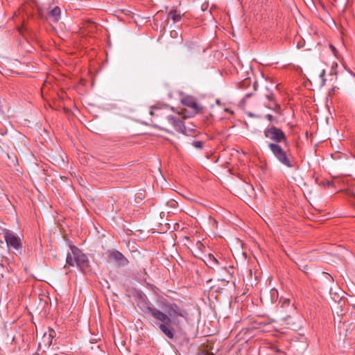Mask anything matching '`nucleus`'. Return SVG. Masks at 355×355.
Wrapping results in <instances>:
<instances>
[{
    "instance_id": "6e6552de",
    "label": "nucleus",
    "mask_w": 355,
    "mask_h": 355,
    "mask_svg": "<svg viewBox=\"0 0 355 355\" xmlns=\"http://www.w3.org/2000/svg\"><path fill=\"white\" fill-rule=\"evenodd\" d=\"M181 103L184 105L189 107L191 110L193 114H196L202 112L203 107L197 103L196 99L191 96H184L181 99Z\"/></svg>"
},
{
    "instance_id": "a211bd4d",
    "label": "nucleus",
    "mask_w": 355,
    "mask_h": 355,
    "mask_svg": "<svg viewBox=\"0 0 355 355\" xmlns=\"http://www.w3.org/2000/svg\"><path fill=\"white\" fill-rule=\"evenodd\" d=\"M191 144L197 149H202L204 147V142L202 141H193Z\"/></svg>"
},
{
    "instance_id": "dca6fc26",
    "label": "nucleus",
    "mask_w": 355,
    "mask_h": 355,
    "mask_svg": "<svg viewBox=\"0 0 355 355\" xmlns=\"http://www.w3.org/2000/svg\"><path fill=\"white\" fill-rule=\"evenodd\" d=\"M208 261L211 266L218 265L220 263L218 259L212 254H209Z\"/></svg>"
},
{
    "instance_id": "b1692460",
    "label": "nucleus",
    "mask_w": 355,
    "mask_h": 355,
    "mask_svg": "<svg viewBox=\"0 0 355 355\" xmlns=\"http://www.w3.org/2000/svg\"><path fill=\"white\" fill-rule=\"evenodd\" d=\"M198 355H215L212 352H209L207 351H202L198 354Z\"/></svg>"
},
{
    "instance_id": "5701e85b",
    "label": "nucleus",
    "mask_w": 355,
    "mask_h": 355,
    "mask_svg": "<svg viewBox=\"0 0 355 355\" xmlns=\"http://www.w3.org/2000/svg\"><path fill=\"white\" fill-rule=\"evenodd\" d=\"M170 35H171V37H173V38H176V37H178V31H175V30L171 31L170 32Z\"/></svg>"
},
{
    "instance_id": "393cba45",
    "label": "nucleus",
    "mask_w": 355,
    "mask_h": 355,
    "mask_svg": "<svg viewBox=\"0 0 355 355\" xmlns=\"http://www.w3.org/2000/svg\"><path fill=\"white\" fill-rule=\"evenodd\" d=\"M225 112L229 113L231 115H234V112L232 110L230 109V108H225Z\"/></svg>"
},
{
    "instance_id": "0eeeda50",
    "label": "nucleus",
    "mask_w": 355,
    "mask_h": 355,
    "mask_svg": "<svg viewBox=\"0 0 355 355\" xmlns=\"http://www.w3.org/2000/svg\"><path fill=\"white\" fill-rule=\"evenodd\" d=\"M263 133L266 138H268L273 141V144H288V140L285 133L282 129L276 126L266 128L264 130Z\"/></svg>"
},
{
    "instance_id": "c756f323",
    "label": "nucleus",
    "mask_w": 355,
    "mask_h": 355,
    "mask_svg": "<svg viewBox=\"0 0 355 355\" xmlns=\"http://www.w3.org/2000/svg\"><path fill=\"white\" fill-rule=\"evenodd\" d=\"M252 95V93L246 94L245 96V98H248L251 97Z\"/></svg>"
},
{
    "instance_id": "9b49d317",
    "label": "nucleus",
    "mask_w": 355,
    "mask_h": 355,
    "mask_svg": "<svg viewBox=\"0 0 355 355\" xmlns=\"http://www.w3.org/2000/svg\"><path fill=\"white\" fill-rule=\"evenodd\" d=\"M61 10L58 6H49L48 8L47 17L52 22H58L60 19Z\"/></svg>"
},
{
    "instance_id": "4be33fe9",
    "label": "nucleus",
    "mask_w": 355,
    "mask_h": 355,
    "mask_svg": "<svg viewBox=\"0 0 355 355\" xmlns=\"http://www.w3.org/2000/svg\"><path fill=\"white\" fill-rule=\"evenodd\" d=\"M266 119H267L270 122H277L276 119L270 114H268L266 115Z\"/></svg>"
},
{
    "instance_id": "7c9ffc66",
    "label": "nucleus",
    "mask_w": 355,
    "mask_h": 355,
    "mask_svg": "<svg viewBox=\"0 0 355 355\" xmlns=\"http://www.w3.org/2000/svg\"><path fill=\"white\" fill-rule=\"evenodd\" d=\"M210 117H207V123H210V119H209Z\"/></svg>"
},
{
    "instance_id": "aec40b11",
    "label": "nucleus",
    "mask_w": 355,
    "mask_h": 355,
    "mask_svg": "<svg viewBox=\"0 0 355 355\" xmlns=\"http://www.w3.org/2000/svg\"><path fill=\"white\" fill-rule=\"evenodd\" d=\"M265 96L268 102L276 99L275 94L272 92H268Z\"/></svg>"
},
{
    "instance_id": "7ed1b4c3",
    "label": "nucleus",
    "mask_w": 355,
    "mask_h": 355,
    "mask_svg": "<svg viewBox=\"0 0 355 355\" xmlns=\"http://www.w3.org/2000/svg\"><path fill=\"white\" fill-rule=\"evenodd\" d=\"M69 248L71 252L67 254V264L70 266H77L85 274L90 271V264L87 256L75 245H69Z\"/></svg>"
},
{
    "instance_id": "473e14b6",
    "label": "nucleus",
    "mask_w": 355,
    "mask_h": 355,
    "mask_svg": "<svg viewBox=\"0 0 355 355\" xmlns=\"http://www.w3.org/2000/svg\"><path fill=\"white\" fill-rule=\"evenodd\" d=\"M41 347H42V346H41V344L40 343V344H39V348H40V349H41Z\"/></svg>"
},
{
    "instance_id": "2eb2a0df",
    "label": "nucleus",
    "mask_w": 355,
    "mask_h": 355,
    "mask_svg": "<svg viewBox=\"0 0 355 355\" xmlns=\"http://www.w3.org/2000/svg\"><path fill=\"white\" fill-rule=\"evenodd\" d=\"M270 299L272 302H276L278 300L279 293L277 289L272 288L270 291Z\"/></svg>"
},
{
    "instance_id": "39448f33",
    "label": "nucleus",
    "mask_w": 355,
    "mask_h": 355,
    "mask_svg": "<svg viewBox=\"0 0 355 355\" xmlns=\"http://www.w3.org/2000/svg\"><path fill=\"white\" fill-rule=\"evenodd\" d=\"M164 308L166 311V315L170 318L171 322L167 323V327H171V324L174 325H179L178 318H187V312L182 307L179 306L175 302H166L164 304Z\"/></svg>"
},
{
    "instance_id": "c85d7f7f",
    "label": "nucleus",
    "mask_w": 355,
    "mask_h": 355,
    "mask_svg": "<svg viewBox=\"0 0 355 355\" xmlns=\"http://www.w3.org/2000/svg\"><path fill=\"white\" fill-rule=\"evenodd\" d=\"M320 77L323 78L325 76V71L323 69L320 73Z\"/></svg>"
},
{
    "instance_id": "2f4dec72",
    "label": "nucleus",
    "mask_w": 355,
    "mask_h": 355,
    "mask_svg": "<svg viewBox=\"0 0 355 355\" xmlns=\"http://www.w3.org/2000/svg\"><path fill=\"white\" fill-rule=\"evenodd\" d=\"M209 117H210V119H212V117H213L212 114H209Z\"/></svg>"
},
{
    "instance_id": "f8f14e48",
    "label": "nucleus",
    "mask_w": 355,
    "mask_h": 355,
    "mask_svg": "<svg viewBox=\"0 0 355 355\" xmlns=\"http://www.w3.org/2000/svg\"><path fill=\"white\" fill-rule=\"evenodd\" d=\"M182 16L183 15L176 9H172L168 13L167 20H172L173 23L179 22L182 20Z\"/></svg>"
},
{
    "instance_id": "412c9836",
    "label": "nucleus",
    "mask_w": 355,
    "mask_h": 355,
    "mask_svg": "<svg viewBox=\"0 0 355 355\" xmlns=\"http://www.w3.org/2000/svg\"><path fill=\"white\" fill-rule=\"evenodd\" d=\"M55 335H56V334H55V331H53L51 329H49V338L53 339L55 336ZM52 345V340H51V341L49 343V345Z\"/></svg>"
},
{
    "instance_id": "f3484780",
    "label": "nucleus",
    "mask_w": 355,
    "mask_h": 355,
    "mask_svg": "<svg viewBox=\"0 0 355 355\" xmlns=\"http://www.w3.org/2000/svg\"><path fill=\"white\" fill-rule=\"evenodd\" d=\"M270 324V322H258V321H254L253 323H252V328L254 329H260L262 327H264L267 324Z\"/></svg>"
},
{
    "instance_id": "f257e3e1",
    "label": "nucleus",
    "mask_w": 355,
    "mask_h": 355,
    "mask_svg": "<svg viewBox=\"0 0 355 355\" xmlns=\"http://www.w3.org/2000/svg\"><path fill=\"white\" fill-rule=\"evenodd\" d=\"M173 110L168 107H152L150 114L152 116L151 121L154 125L166 130L167 127L173 128L176 132L190 135L189 130L185 127L184 119L180 113L173 114Z\"/></svg>"
},
{
    "instance_id": "9d476101",
    "label": "nucleus",
    "mask_w": 355,
    "mask_h": 355,
    "mask_svg": "<svg viewBox=\"0 0 355 355\" xmlns=\"http://www.w3.org/2000/svg\"><path fill=\"white\" fill-rule=\"evenodd\" d=\"M107 256L110 260H114L121 266H125L128 263V260L116 250H109Z\"/></svg>"
},
{
    "instance_id": "72a5a7b5",
    "label": "nucleus",
    "mask_w": 355,
    "mask_h": 355,
    "mask_svg": "<svg viewBox=\"0 0 355 355\" xmlns=\"http://www.w3.org/2000/svg\"><path fill=\"white\" fill-rule=\"evenodd\" d=\"M0 73H3L1 69H0Z\"/></svg>"
},
{
    "instance_id": "bb28decb",
    "label": "nucleus",
    "mask_w": 355,
    "mask_h": 355,
    "mask_svg": "<svg viewBox=\"0 0 355 355\" xmlns=\"http://www.w3.org/2000/svg\"><path fill=\"white\" fill-rule=\"evenodd\" d=\"M174 229L175 230H178L179 229H180V225L178 223H175V227H174ZM182 229V227L181 228V230Z\"/></svg>"
},
{
    "instance_id": "4468645a",
    "label": "nucleus",
    "mask_w": 355,
    "mask_h": 355,
    "mask_svg": "<svg viewBox=\"0 0 355 355\" xmlns=\"http://www.w3.org/2000/svg\"><path fill=\"white\" fill-rule=\"evenodd\" d=\"M252 81L250 78H245L239 85V88L241 89H246L250 87Z\"/></svg>"
},
{
    "instance_id": "20e7f679",
    "label": "nucleus",
    "mask_w": 355,
    "mask_h": 355,
    "mask_svg": "<svg viewBox=\"0 0 355 355\" xmlns=\"http://www.w3.org/2000/svg\"><path fill=\"white\" fill-rule=\"evenodd\" d=\"M202 237V235L197 232L195 234L184 236V239L187 242L185 243L184 245H187V248L195 257L199 259H201L206 248L205 245L202 242L203 240Z\"/></svg>"
},
{
    "instance_id": "ddd939ff",
    "label": "nucleus",
    "mask_w": 355,
    "mask_h": 355,
    "mask_svg": "<svg viewBox=\"0 0 355 355\" xmlns=\"http://www.w3.org/2000/svg\"><path fill=\"white\" fill-rule=\"evenodd\" d=\"M266 107L267 108L274 111L275 113H277L279 115L283 114V112H282L281 105L277 102L276 99L273 100L272 101L268 102L266 104Z\"/></svg>"
},
{
    "instance_id": "a878e982",
    "label": "nucleus",
    "mask_w": 355,
    "mask_h": 355,
    "mask_svg": "<svg viewBox=\"0 0 355 355\" xmlns=\"http://www.w3.org/2000/svg\"><path fill=\"white\" fill-rule=\"evenodd\" d=\"M257 87H258V84H257V82H254V84H253L254 91H257Z\"/></svg>"
},
{
    "instance_id": "cd10ccee",
    "label": "nucleus",
    "mask_w": 355,
    "mask_h": 355,
    "mask_svg": "<svg viewBox=\"0 0 355 355\" xmlns=\"http://www.w3.org/2000/svg\"><path fill=\"white\" fill-rule=\"evenodd\" d=\"M330 47H331L332 51L334 52V55H336V48L333 45H330Z\"/></svg>"
},
{
    "instance_id": "423d86ee",
    "label": "nucleus",
    "mask_w": 355,
    "mask_h": 355,
    "mask_svg": "<svg viewBox=\"0 0 355 355\" xmlns=\"http://www.w3.org/2000/svg\"><path fill=\"white\" fill-rule=\"evenodd\" d=\"M268 148L271 150L274 157L283 165L292 168L293 165V157L290 150L284 149L278 144L269 143Z\"/></svg>"
},
{
    "instance_id": "1a4fd4ad",
    "label": "nucleus",
    "mask_w": 355,
    "mask_h": 355,
    "mask_svg": "<svg viewBox=\"0 0 355 355\" xmlns=\"http://www.w3.org/2000/svg\"><path fill=\"white\" fill-rule=\"evenodd\" d=\"M4 239L8 246H11L15 250H19L21 247V240L19 236L10 231H6L4 233Z\"/></svg>"
},
{
    "instance_id": "6ab92c4d",
    "label": "nucleus",
    "mask_w": 355,
    "mask_h": 355,
    "mask_svg": "<svg viewBox=\"0 0 355 355\" xmlns=\"http://www.w3.org/2000/svg\"><path fill=\"white\" fill-rule=\"evenodd\" d=\"M320 185L324 187H329L330 186H333L334 183L333 182L329 181V180H322L320 183Z\"/></svg>"
},
{
    "instance_id": "f03ea898",
    "label": "nucleus",
    "mask_w": 355,
    "mask_h": 355,
    "mask_svg": "<svg viewBox=\"0 0 355 355\" xmlns=\"http://www.w3.org/2000/svg\"><path fill=\"white\" fill-rule=\"evenodd\" d=\"M137 306L146 315L151 316L155 321L160 322L159 328L160 331L168 338L173 339L175 332L173 328L167 327V323L171 322L170 318L159 309H157L146 297H141Z\"/></svg>"
}]
</instances>
